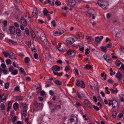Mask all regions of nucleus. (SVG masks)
Listing matches in <instances>:
<instances>
[{
    "instance_id": "c9c22d12",
    "label": "nucleus",
    "mask_w": 124,
    "mask_h": 124,
    "mask_svg": "<svg viewBox=\"0 0 124 124\" xmlns=\"http://www.w3.org/2000/svg\"><path fill=\"white\" fill-rule=\"evenodd\" d=\"M9 57L10 58L13 59V53L11 52L9 53Z\"/></svg>"
},
{
    "instance_id": "e433bc0d",
    "label": "nucleus",
    "mask_w": 124,
    "mask_h": 124,
    "mask_svg": "<svg viewBox=\"0 0 124 124\" xmlns=\"http://www.w3.org/2000/svg\"><path fill=\"white\" fill-rule=\"evenodd\" d=\"M55 108L56 110H58L61 108L60 105H55Z\"/></svg>"
},
{
    "instance_id": "f3484780",
    "label": "nucleus",
    "mask_w": 124,
    "mask_h": 124,
    "mask_svg": "<svg viewBox=\"0 0 124 124\" xmlns=\"http://www.w3.org/2000/svg\"><path fill=\"white\" fill-rule=\"evenodd\" d=\"M16 31V34L18 36H20L21 35V31L19 29L17 28Z\"/></svg>"
},
{
    "instance_id": "f257e3e1",
    "label": "nucleus",
    "mask_w": 124,
    "mask_h": 124,
    "mask_svg": "<svg viewBox=\"0 0 124 124\" xmlns=\"http://www.w3.org/2000/svg\"><path fill=\"white\" fill-rule=\"evenodd\" d=\"M97 4L102 8L106 9L108 7V3L107 1L103 0H98Z\"/></svg>"
},
{
    "instance_id": "052dcab7",
    "label": "nucleus",
    "mask_w": 124,
    "mask_h": 124,
    "mask_svg": "<svg viewBox=\"0 0 124 124\" xmlns=\"http://www.w3.org/2000/svg\"><path fill=\"white\" fill-rule=\"evenodd\" d=\"M6 96H5V97H4L3 98H2V99H1V101L2 102H5L6 101Z\"/></svg>"
},
{
    "instance_id": "864d4df0",
    "label": "nucleus",
    "mask_w": 124,
    "mask_h": 124,
    "mask_svg": "<svg viewBox=\"0 0 124 124\" xmlns=\"http://www.w3.org/2000/svg\"><path fill=\"white\" fill-rule=\"evenodd\" d=\"M93 107L95 109L96 111H98L99 110V108L97 106H96L95 105H93Z\"/></svg>"
},
{
    "instance_id": "39448f33",
    "label": "nucleus",
    "mask_w": 124,
    "mask_h": 124,
    "mask_svg": "<svg viewBox=\"0 0 124 124\" xmlns=\"http://www.w3.org/2000/svg\"><path fill=\"white\" fill-rule=\"evenodd\" d=\"M76 52L74 50L70 51H68L67 52V54L69 55H70L71 57H73L75 55Z\"/></svg>"
},
{
    "instance_id": "de8ad7c7",
    "label": "nucleus",
    "mask_w": 124,
    "mask_h": 124,
    "mask_svg": "<svg viewBox=\"0 0 124 124\" xmlns=\"http://www.w3.org/2000/svg\"><path fill=\"white\" fill-rule=\"evenodd\" d=\"M14 70V68L12 66H10L8 68V70L10 72H12Z\"/></svg>"
},
{
    "instance_id": "bf43d9fd",
    "label": "nucleus",
    "mask_w": 124,
    "mask_h": 124,
    "mask_svg": "<svg viewBox=\"0 0 124 124\" xmlns=\"http://www.w3.org/2000/svg\"><path fill=\"white\" fill-rule=\"evenodd\" d=\"M1 67L3 68V69H6L5 68L6 67V66L5 64L2 63L1 64Z\"/></svg>"
},
{
    "instance_id": "ddd939ff",
    "label": "nucleus",
    "mask_w": 124,
    "mask_h": 124,
    "mask_svg": "<svg viewBox=\"0 0 124 124\" xmlns=\"http://www.w3.org/2000/svg\"><path fill=\"white\" fill-rule=\"evenodd\" d=\"M60 67L57 65H55L52 67V69L53 71H59L60 70Z\"/></svg>"
},
{
    "instance_id": "a18cd8bd",
    "label": "nucleus",
    "mask_w": 124,
    "mask_h": 124,
    "mask_svg": "<svg viewBox=\"0 0 124 124\" xmlns=\"http://www.w3.org/2000/svg\"><path fill=\"white\" fill-rule=\"evenodd\" d=\"M13 64L14 67H17L18 68H19V67L17 66H18V65L17 64V63L15 62H13Z\"/></svg>"
},
{
    "instance_id": "c03bdc74",
    "label": "nucleus",
    "mask_w": 124,
    "mask_h": 124,
    "mask_svg": "<svg viewBox=\"0 0 124 124\" xmlns=\"http://www.w3.org/2000/svg\"><path fill=\"white\" fill-rule=\"evenodd\" d=\"M88 14L90 15V17H91V16H92V18L93 19H94L95 18V17L94 16V14H92L91 13L89 12H88Z\"/></svg>"
},
{
    "instance_id": "79ce46f5",
    "label": "nucleus",
    "mask_w": 124,
    "mask_h": 124,
    "mask_svg": "<svg viewBox=\"0 0 124 124\" xmlns=\"http://www.w3.org/2000/svg\"><path fill=\"white\" fill-rule=\"evenodd\" d=\"M116 33V38H118L119 37V36L120 35L121 33V32L120 31H119L118 32Z\"/></svg>"
},
{
    "instance_id": "1a4fd4ad",
    "label": "nucleus",
    "mask_w": 124,
    "mask_h": 124,
    "mask_svg": "<svg viewBox=\"0 0 124 124\" xmlns=\"http://www.w3.org/2000/svg\"><path fill=\"white\" fill-rule=\"evenodd\" d=\"M112 106L113 108H115L118 106V102L115 100H113L112 101Z\"/></svg>"
},
{
    "instance_id": "a211bd4d",
    "label": "nucleus",
    "mask_w": 124,
    "mask_h": 124,
    "mask_svg": "<svg viewBox=\"0 0 124 124\" xmlns=\"http://www.w3.org/2000/svg\"><path fill=\"white\" fill-rule=\"evenodd\" d=\"M77 117L75 116L72 115L71 116L70 120L71 122H73L75 119H77Z\"/></svg>"
},
{
    "instance_id": "69168bd1",
    "label": "nucleus",
    "mask_w": 124,
    "mask_h": 124,
    "mask_svg": "<svg viewBox=\"0 0 124 124\" xmlns=\"http://www.w3.org/2000/svg\"><path fill=\"white\" fill-rule=\"evenodd\" d=\"M6 96V94H4L2 95H0V99H1L3 98L5 96Z\"/></svg>"
},
{
    "instance_id": "423d86ee",
    "label": "nucleus",
    "mask_w": 124,
    "mask_h": 124,
    "mask_svg": "<svg viewBox=\"0 0 124 124\" xmlns=\"http://www.w3.org/2000/svg\"><path fill=\"white\" fill-rule=\"evenodd\" d=\"M84 103L87 105L88 107L90 108L92 107V105L91 102L88 100L85 99L84 101Z\"/></svg>"
},
{
    "instance_id": "7ed1b4c3",
    "label": "nucleus",
    "mask_w": 124,
    "mask_h": 124,
    "mask_svg": "<svg viewBox=\"0 0 124 124\" xmlns=\"http://www.w3.org/2000/svg\"><path fill=\"white\" fill-rule=\"evenodd\" d=\"M21 23L24 26H26L27 25V22L25 19L23 17H21L20 19Z\"/></svg>"
},
{
    "instance_id": "2f4dec72",
    "label": "nucleus",
    "mask_w": 124,
    "mask_h": 124,
    "mask_svg": "<svg viewBox=\"0 0 124 124\" xmlns=\"http://www.w3.org/2000/svg\"><path fill=\"white\" fill-rule=\"evenodd\" d=\"M53 71V72L54 74L55 75H59L60 76H61L62 75V72L60 73H58L56 71Z\"/></svg>"
},
{
    "instance_id": "603ef678",
    "label": "nucleus",
    "mask_w": 124,
    "mask_h": 124,
    "mask_svg": "<svg viewBox=\"0 0 124 124\" xmlns=\"http://www.w3.org/2000/svg\"><path fill=\"white\" fill-rule=\"evenodd\" d=\"M16 116H15L13 117V119H12V121L13 122H15L16 120Z\"/></svg>"
},
{
    "instance_id": "5701e85b",
    "label": "nucleus",
    "mask_w": 124,
    "mask_h": 124,
    "mask_svg": "<svg viewBox=\"0 0 124 124\" xmlns=\"http://www.w3.org/2000/svg\"><path fill=\"white\" fill-rule=\"evenodd\" d=\"M95 41L97 42H99L101 40V39L98 36L95 37Z\"/></svg>"
},
{
    "instance_id": "9d476101",
    "label": "nucleus",
    "mask_w": 124,
    "mask_h": 124,
    "mask_svg": "<svg viewBox=\"0 0 124 124\" xmlns=\"http://www.w3.org/2000/svg\"><path fill=\"white\" fill-rule=\"evenodd\" d=\"M9 31L11 34H14L15 32V28L13 26H10L9 28Z\"/></svg>"
},
{
    "instance_id": "c756f323",
    "label": "nucleus",
    "mask_w": 124,
    "mask_h": 124,
    "mask_svg": "<svg viewBox=\"0 0 124 124\" xmlns=\"http://www.w3.org/2000/svg\"><path fill=\"white\" fill-rule=\"evenodd\" d=\"M112 116L113 118L115 117L117 115L116 112L115 111H114L112 112Z\"/></svg>"
},
{
    "instance_id": "20e7f679",
    "label": "nucleus",
    "mask_w": 124,
    "mask_h": 124,
    "mask_svg": "<svg viewBox=\"0 0 124 124\" xmlns=\"http://www.w3.org/2000/svg\"><path fill=\"white\" fill-rule=\"evenodd\" d=\"M65 31V30H64V31L62 32L61 31H60L59 30H58L57 31L55 30L53 31L54 34L55 36H59L61 34L63 33Z\"/></svg>"
},
{
    "instance_id": "680f3d73",
    "label": "nucleus",
    "mask_w": 124,
    "mask_h": 124,
    "mask_svg": "<svg viewBox=\"0 0 124 124\" xmlns=\"http://www.w3.org/2000/svg\"><path fill=\"white\" fill-rule=\"evenodd\" d=\"M106 60L107 62H108L109 63H111L112 62L111 60L110 59H107V60Z\"/></svg>"
},
{
    "instance_id": "774afa93",
    "label": "nucleus",
    "mask_w": 124,
    "mask_h": 124,
    "mask_svg": "<svg viewBox=\"0 0 124 124\" xmlns=\"http://www.w3.org/2000/svg\"><path fill=\"white\" fill-rule=\"evenodd\" d=\"M124 100V95H122V96L121 98L120 101H123Z\"/></svg>"
},
{
    "instance_id": "58836bf2",
    "label": "nucleus",
    "mask_w": 124,
    "mask_h": 124,
    "mask_svg": "<svg viewBox=\"0 0 124 124\" xmlns=\"http://www.w3.org/2000/svg\"><path fill=\"white\" fill-rule=\"evenodd\" d=\"M94 89L96 90H98V84L97 83L96 85L94 84Z\"/></svg>"
},
{
    "instance_id": "7c9ffc66",
    "label": "nucleus",
    "mask_w": 124,
    "mask_h": 124,
    "mask_svg": "<svg viewBox=\"0 0 124 124\" xmlns=\"http://www.w3.org/2000/svg\"><path fill=\"white\" fill-rule=\"evenodd\" d=\"M116 64L117 66L120 65L121 64V62L120 60H116Z\"/></svg>"
},
{
    "instance_id": "4c0bfd02",
    "label": "nucleus",
    "mask_w": 124,
    "mask_h": 124,
    "mask_svg": "<svg viewBox=\"0 0 124 124\" xmlns=\"http://www.w3.org/2000/svg\"><path fill=\"white\" fill-rule=\"evenodd\" d=\"M25 32L27 35L28 36L29 35V31L28 28H26L25 29Z\"/></svg>"
},
{
    "instance_id": "0e129e2a",
    "label": "nucleus",
    "mask_w": 124,
    "mask_h": 124,
    "mask_svg": "<svg viewBox=\"0 0 124 124\" xmlns=\"http://www.w3.org/2000/svg\"><path fill=\"white\" fill-rule=\"evenodd\" d=\"M45 94V92L43 91H42L40 92V95L42 96H44Z\"/></svg>"
},
{
    "instance_id": "b1692460",
    "label": "nucleus",
    "mask_w": 124,
    "mask_h": 124,
    "mask_svg": "<svg viewBox=\"0 0 124 124\" xmlns=\"http://www.w3.org/2000/svg\"><path fill=\"white\" fill-rule=\"evenodd\" d=\"M30 59L28 57H26L24 59L25 62L26 63H28L30 61Z\"/></svg>"
},
{
    "instance_id": "72a5a7b5",
    "label": "nucleus",
    "mask_w": 124,
    "mask_h": 124,
    "mask_svg": "<svg viewBox=\"0 0 124 124\" xmlns=\"http://www.w3.org/2000/svg\"><path fill=\"white\" fill-rule=\"evenodd\" d=\"M1 109L2 110H4L5 109V105L3 103H2L1 104Z\"/></svg>"
},
{
    "instance_id": "dca6fc26",
    "label": "nucleus",
    "mask_w": 124,
    "mask_h": 124,
    "mask_svg": "<svg viewBox=\"0 0 124 124\" xmlns=\"http://www.w3.org/2000/svg\"><path fill=\"white\" fill-rule=\"evenodd\" d=\"M43 13L44 15L45 16H47L49 14H48L47 13H48V10L46 8H44V10L43 11Z\"/></svg>"
},
{
    "instance_id": "a878e982",
    "label": "nucleus",
    "mask_w": 124,
    "mask_h": 124,
    "mask_svg": "<svg viewBox=\"0 0 124 124\" xmlns=\"http://www.w3.org/2000/svg\"><path fill=\"white\" fill-rule=\"evenodd\" d=\"M86 38L87 40H90L91 41H93V39L90 36H87L86 37Z\"/></svg>"
},
{
    "instance_id": "338daca9",
    "label": "nucleus",
    "mask_w": 124,
    "mask_h": 124,
    "mask_svg": "<svg viewBox=\"0 0 124 124\" xmlns=\"http://www.w3.org/2000/svg\"><path fill=\"white\" fill-rule=\"evenodd\" d=\"M119 69H121L122 70L124 71V65L123 64L122 65Z\"/></svg>"
},
{
    "instance_id": "6ab92c4d",
    "label": "nucleus",
    "mask_w": 124,
    "mask_h": 124,
    "mask_svg": "<svg viewBox=\"0 0 124 124\" xmlns=\"http://www.w3.org/2000/svg\"><path fill=\"white\" fill-rule=\"evenodd\" d=\"M9 53V51H7V52L4 51L2 52L3 54H4V56L6 57H7L8 56Z\"/></svg>"
},
{
    "instance_id": "0eeeda50",
    "label": "nucleus",
    "mask_w": 124,
    "mask_h": 124,
    "mask_svg": "<svg viewBox=\"0 0 124 124\" xmlns=\"http://www.w3.org/2000/svg\"><path fill=\"white\" fill-rule=\"evenodd\" d=\"M74 41V39L71 38L67 39L66 40L67 43L68 44H72Z\"/></svg>"
},
{
    "instance_id": "e2e57ef3",
    "label": "nucleus",
    "mask_w": 124,
    "mask_h": 124,
    "mask_svg": "<svg viewBox=\"0 0 124 124\" xmlns=\"http://www.w3.org/2000/svg\"><path fill=\"white\" fill-rule=\"evenodd\" d=\"M81 94L83 97H84L85 98H86V96L85 95V93H84L82 92V93Z\"/></svg>"
},
{
    "instance_id": "a19ab883",
    "label": "nucleus",
    "mask_w": 124,
    "mask_h": 124,
    "mask_svg": "<svg viewBox=\"0 0 124 124\" xmlns=\"http://www.w3.org/2000/svg\"><path fill=\"white\" fill-rule=\"evenodd\" d=\"M9 84L8 83H6L5 84V87L6 89H7L9 88Z\"/></svg>"
},
{
    "instance_id": "5fc2aeb1",
    "label": "nucleus",
    "mask_w": 124,
    "mask_h": 124,
    "mask_svg": "<svg viewBox=\"0 0 124 124\" xmlns=\"http://www.w3.org/2000/svg\"><path fill=\"white\" fill-rule=\"evenodd\" d=\"M3 24L4 26H6L7 25V21H4L3 22Z\"/></svg>"
},
{
    "instance_id": "6e6552de",
    "label": "nucleus",
    "mask_w": 124,
    "mask_h": 124,
    "mask_svg": "<svg viewBox=\"0 0 124 124\" xmlns=\"http://www.w3.org/2000/svg\"><path fill=\"white\" fill-rule=\"evenodd\" d=\"M37 33L39 37H43L45 35V33L41 30H39L38 31H37Z\"/></svg>"
},
{
    "instance_id": "412c9836",
    "label": "nucleus",
    "mask_w": 124,
    "mask_h": 124,
    "mask_svg": "<svg viewBox=\"0 0 124 124\" xmlns=\"http://www.w3.org/2000/svg\"><path fill=\"white\" fill-rule=\"evenodd\" d=\"M48 2L51 6H54V0H47Z\"/></svg>"
},
{
    "instance_id": "49530a36",
    "label": "nucleus",
    "mask_w": 124,
    "mask_h": 124,
    "mask_svg": "<svg viewBox=\"0 0 124 124\" xmlns=\"http://www.w3.org/2000/svg\"><path fill=\"white\" fill-rule=\"evenodd\" d=\"M55 4L57 5H60L61 4V2L58 0H56L55 2Z\"/></svg>"
},
{
    "instance_id": "cd10ccee",
    "label": "nucleus",
    "mask_w": 124,
    "mask_h": 124,
    "mask_svg": "<svg viewBox=\"0 0 124 124\" xmlns=\"http://www.w3.org/2000/svg\"><path fill=\"white\" fill-rule=\"evenodd\" d=\"M92 68V67L90 65H86L85 66V68L87 69H91Z\"/></svg>"
},
{
    "instance_id": "2eb2a0df",
    "label": "nucleus",
    "mask_w": 124,
    "mask_h": 124,
    "mask_svg": "<svg viewBox=\"0 0 124 124\" xmlns=\"http://www.w3.org/2000/svg\"><path fill=\"white\" fill-rule=\"evenodd\" d=\"M27 109H22V111L21 112V114L24 115L25 116H26L27 115Z\"/></svg>"
},
{
    "instance_id": "13d9d810",
    "label": "nucleus",
    "mask_w": 124,
    "mask_h": 124,
    "mask_svg": "<svg viewBox=\"0 0 124 124\" xmlns=\"http://www.w3.org/2000/svg\"><path fill=\"white\" fill-rule=\"evenodd\" d=\"M49 93L51 95H52L54 94V92L52 90L50 91Z\"/></svg>"
},
{
    "instance_id": "473e14b6",
    "label": "nucleus",
    "mask_w": 124,
    "mask_h": 124,
    "mask_svg": "<svg viewBox=\"0 0 124 124\" xmlns=\"http://www.w3.org/2000/svg\"><path fill=\"white\" fill-rule=\"evenodd\" d=\"M17 72L18 71L17 70H15L11 72V74L13 75H16L17 73Z\"/></svg>"
},
{
    "instance_id": "f8f14e48",
    "label": "nucleus",
    "mask_w": 124,
    "mask_h": 124,
    "mask_svg": "<svg viewBox=\"0 0 124 124\" xmlns=\"http://www.w3.org/2000/svg\"><path fill=\"white\" fill-rule=\"evenodd\" d=\"M2 71H3L4 74L5 75L7 74L8 73V72L6 69H4L3 70L1 68H0V77L1 76V73Z\"/></svg>"
},
{
    "instance_id": "393cba45",
    "label": "nucleus",
    "mask_w": 124,
    "mask_h": 124,
    "mask_svg": "<svg viewBox=\"0 0 124 124\" xmlns=\"http://www.w3.org/2000/svg\"><path fill=\"white\" fill-rule=\"evenodd\" d=\"M40 38L41 39V40L43 42L44 41H46L47 40H46V37L45 35V36H44L43 37L41 36V37H40Z\"/></svg>"
},
{
    "instance_id": "8fccbe9b",
    "label": "nucleus",
    "mask_w": 124,
    "mask_h": 124,
    "mask_svg": "<svg viewBox=\"0 0 124 124\" xmlns=\"http://www.w3.org/2000/svg\"><path fill=\"white\" fill-rule=\"evenodd\" d=\"M15 90L16 91H18L19 90V86L18 85L15 87Z\"/></svg>"
},
{
    "instance_id": "3c124183",
    "label": "nucleus",
    "mask_w": 124,
    "mask_h": 124,
    "mask_svg": "<svg viewBox=\"0 0 124 124\" xmlns=\"http://www.w3.org/2000/svg\"><path fill=\"white\" fill-rule=\"evenodd\" d=\"M26 104L25 102L23 103L22 102H21L20 104V106L21 107H22V108Z\"/></svg>"
},
{
    "instance_id": "aec40b11",
    "label": "nucleus",
    "mask_w": 124,
    "mask_h": 124,
    "mask_svg": "<svg viewBox=\"0 0 124 124\" xmlns=\"http://www.w3.org/2000/svg\"><path fill=\"white\" fill-rule=\"evenodd\" d=\"M18 104L16 102L13 105V107L14 109L16 110V109H17L18 107Z\"/></svg>"
},
{
    "instance_id": "bb28decb",
    "label": "nucleus",
    "mask_w": 124,
    "mask_h": 124,
    "mask_svg": "<svg viewBox=\"0 0 124 124\" xmlns=\"http://www.w3.org/2000/svg\"><path fill=\"white\" fill-rule=\"evenodd\" d=\"M55 84L57 85H62V83L58 80H57L55 81Z\"/></svg>"
},
{
    "instance_id": "09e8293b",
    "label": "nucleus",
    "mask_w": 124,
    "mask_h": 124,
    "mask_svg": "<svg viewBox=\"0 0 124 124\" xmlns=\"http://www.w3.org/2000/svg\"><path fill=\"white\" fill-rule=\"evenodd\" d=\"M76 97H78L80 99L81 98V96L80 94L78 93L75 94L74 95Z\"/></svg>"
},
{
    "instance_id": "37998d69",
    "label": "nucleus",
    "mask_w": 124,
    "mask_h": 124,
    "mask_svg": "<svg viewBox=\"0 0 124 124\" xmlns=\"http://www.w3.org/2000/svg\"><path fill=\"white\" fill-rule=\"evenodd\" d=\"M8 42L10 44H13L15 45L16 42L11 40H8Z\"/></svg>"
},
{
    "instance_id": "4d7b16f0",
    "label": "nucleus",
    "mask_w": 124,
    "mask_h": 124,
    "mask_svg": "<svg viewBox=\"0 0 124 124\" xmlns=\"http://www.w3.org/2000/svg\"><path fill=\"white\" fill-rule=\"evenodd\" d=\"M112 44L110 43L108 44H107L106 46L107 48H111L112 46Z\"/></svg>"
},
{
    "instance_id": "6e6d98bb",
    "label": "nucleus",
    "mask_w": 124,
    "mask_h": 124,
    "mask_svg": "<svg viewBox=\"0 0 124 124\" xmlns=\"http://www.w3.org/2000/svg\"><path fill=\"white\" fill-rule=\"evenodd\" d=\"M51 23L54 27H55L56 26V24L54 22V20H53L51 22Z\"/></svg>"
},
{
    "instance_id": "ea45409f",
    "label": "nucleus",
    "mask_w": 124,
    "mask_h": 124,
    "mask_svg": "<svg viewBox=\"0 0 124 124\" xmlns=\"http://www.w3.org/2000/svg\"><path fill=\"white\" fill-rule=\"evenodd\" d=\"M57 48L59 51H61L63 49V48L60 45H58L57 46Z\"/></svg>"
},
{
    "instance_id": "f704fd0d",
    "label": "nucleus",
    "mask_w": 124,
    "mask_h": 124,
    "mask_svg": "<svg viewBox=\"0 0 124 124\" xmlns=\"http://www.w3.org/2000/svg\"><path fill=\"white\" fill-rule=\"evenodd\" d=\"M101 48L102 50L104 52H105L107 51V48L105 47L102 46L101 47Z\"/></svg>"
},
{
    "instance_id": "4468645a",
    "label": "nucleus",
    "mask_w": 124,
    "mask_h": 124,
    "mask_svg": "<svg viewBox=\"0 0 124 124\" xmlns=\"http://www.w3.org/2000/svg\"><path fill=\"white\" fill-rule=\"evenodd\" d=\"M116 77L117 78L119 79H121L122 77V75L118 71L116 74Z\"/></svg>"
},
{
    "instance_id": "4be33fe9",
    "label": "nucleus",
    "mask_w": 124,
    "mask_h": 124,
    "mask_svg": "<svg viewBox=\"0 0 124 124\" xmlns=\"http://www.w3.org/2000/svg\"><path fill=\"white\" fill-rule=\"evenodd\" d=\"M110 90L114 92V93H115L116 94L118 92L117 88L115 87H113V88L111 89Z\"/></svg>"
},
{
    "instance_id": "9b49d317",
    "label": "nucleus",
    "mask_w": 124,
    "mask_h": 124,
    "mask_svg": "<svg viewBox=\"0 0 124 124\" xmlns=\"http://www.w3.org/2000/svg\"><path fill=\"white\" fill-rule=\"evenodd\" d=\"M76 3V2L74 0H68V4L70 6H74Z\"/></svg>"
},
{
    "instance_id": "f03ea898",
    "label": "nucleus",
    "mask_w": 124,
    "mask_h": 124,
    "mask_svg": "<svg viewBox=\"0 0 124 124\" xmlns=\"http://www.w3.org/2000/svg\"><path fill=\"white\" fill-rule=\"evenodd\" d=\"M76 85L77 86H80L82 88H84L85 85L83 81L77 79L76 80Z\"/></svg>"
},
{
    "instance_id": "c85d7f7f",
    "label": "nucleus",
    "mask_w": 124,
    "mask_h": 124,
    "mask_svg": "<svg viewBox=\"0 0 124 124\" xmlns=\"http://www.w3.org/2000/svg\"><path fill=\"white\" fill-rule=\"evenodd\" d=\"M6 62L7 64H10L12 63V62L11 60L10 59H8L6 60Z\"/></svg>"
}]
</instances>
